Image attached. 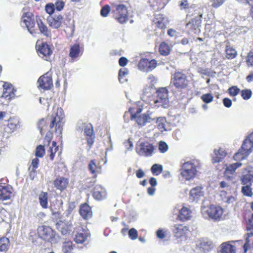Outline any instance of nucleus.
Returning a JSON list of instances; mask_svg holds the SVG:
<instances>
[{"label": "nucleus", "mask_w": 253, "mask_h": 253, "mask_svg": "<svg viewBox=\"0 0 253 253\" xmlns=\"http://www.w3.org/2000/svg\"><path fill=\"white\" fill-rule=\"evenodd\" d=\"M64 118L63 110L58 108L56 112H52L51 115H48L45 118H42L38 123V127L41 134L47 128L49 125V128L55 127V132L61 134L63 129V120Z\"/></svg>", "instance_id": "nucleus-1"}, {"label": "nucleus", "mask_w": 253, "mask_h": 253, "mask_svg": "<svg viewBox=\"0 0 253 253\" xmlns=\"http://www.w3.org/2000/svg\"><path fill=\"white\" fill-rule=\"evenodd\" d=\"M190 83L188 77L182 71H175L171 76L170 84L178 91L188 90Z\"/></svg>", "instance_id": "nucleus-2"}, {"label": "nucleus", "mask_w": 253, "mask_h": 253, "mask_svg": "<svg viewBox=\"0 0 253 253\" xmlns=\"http://www.w3.org/2000/svg\"><path fill=\"white\" fill-rule=\"evenodd\" d=\"M197 173L196 166L191 162L184 163L180 169V174L186 180L194 178Z\"/></svg>", "instance_id": "nucleus-3"}, {"label": "nucleus", "mask_w": 253, "mask_h": 253, "mask_svg": "<svg viewBox=\"0 0 253 253\" xmlns=\"http://www.w3.org/2000/svg\"><path fill=\"white\" fill-rule=\"evenodd\" d=\"M202 16V13H199L197 16L192 18L186 23L185 26L188 34L197 35L200 33Z\"/></svg>", "instance_id": "nucleus-4"}, {"label": "nucleus", "mask_w": 253, "mask_h": 253, "mask_svg": "<svg viewBox=\"0 0 253 253\" xmlns=\"http://www.w3.org/2000/svg\"><path fill=\"white\" fill-rule=\"evenodd\" d=\"M112 10L113 17L120 23L123 24L128 20V11L126 6L123 4H116Z\"/></svg>", "instance_id": "nucleus-5"}, {"label": "nucleus", "mask_w": 253, "mask_h": 253, "mask_svg": "<svg viewBox=\"0 0 253 253\" xmlns=\"http://www.w3.org/2000/svg\"><path fill=\"white\" fill-rule=\"evenodd\" d=\"M21 22L24 23L31 34L34 35L37 33L34 15L32 12H24L21 17Z\"/></svg>", "instance_id": "nucleus-6"}, {"label": "nucleus", "mask_w": 253, "mask_h": 253, "mask_svg": "<svg viewBox=\"0 0 253 253\" xmlns=\"http://www.w3.org/2000/svg\"><path fill=\"white\" fill-rule=\"evenodd\" d=\"M169 22V18L166 16L159 13L154 15L152 20V26L154 27L155 31L160 30L164 34Z\"/></svg>", "instance_id": "nucleus-7"}, {"label": "nucleus", "mask_w": 253, "mask_h": 253, "mask_svg": "<svg viewBox=\"0 0 253 253\" xmlns=\"http://www.w3.org/2000/svg\"><path fill=\"white\" fill-rule=\"evenodd\" d=\"M129 111L130 113V119L131 120L136 119V122L139 126H143L147 123H150L153 120L149 114H143L138 116L142 111V109L140 108L137 109L136 112H133L131 109H129Z\"/></svg>", "instance_id": "nucleus-8"}, {"label": "nucleus", "mask_w": 253, "mask_h": 253, "mask_svg": "<svg viewBox=\"0 0 253 253\" xmlns=\"http://www.w3.org/2000/svg\"><path fill=\"white\" fill-rule=\"evenodd\" d=\"M84 134L86 140L87 145L90 149L93 146L94 141L95 135L94 132L93 127L90 124H83Z\"/></svg>", "instance_id": "nucleus-9"}, {"label": "nucleus", "mask_w": 253, "mask_h": 253, "mask_svg": "<svg viewBox=\"0 0 253 253\" xmlns=\"http://www.w3.org/2000/svg\"><path fill=\"white\" fill-rule=\"evenodd\" d=\"M36 47H37V52L42 58L48 61L51 60V56L53 52L47 42H43L39 45L37 44Z\"/></svg>", "instance_id": "nucleus-10"}, {"label": "nucleus", "mask_w": 253, "mask_h": 253, "mask_svg": "<svg viewBox=\"0 0 253 253\" xmlns=\"http://www.w3.org/2000/svg\"><path fill=\"white\" fill-rule=\"evenodd\" d=\"M157 96L154 100L156 106H164L169 102L168 90L166 87H162L156 91Z\"/></svg>", "instance_id": "nucleus-11"}, {"label": "nucleus", "mask_w": 253, "mask_h": 253, "mask_svg": "<svg viewBox=\"0 0 253 253\" xmlns=\"http://www.w3.org/2000/svg\"><path fill=\"white\" fill-rule=\"evenodd\" d=\"M154 146L148 141L140 143L136 147L137 153L141 156H151L154 152Z\"/></svg>", "instance_id": "nucleus-12"}, {"label": "nucleus", "mask_w": 253, "mask_h": 253, "mask_svg": "<svg viewBox=\"0 0 253 253\" xmlns=\"http://www.w3.org/2000/svg\"><path fill=\"white\" fill-rule=\"evenodd\" d=\"M206 212L210 218L215 221H219L221 219L223 210L220 206L211 205L208 207Z\"/></svg>", "instance_id": "nucleus-13"}, {"label": "nucleus", "mask_w": 253, "mask_h": 253, "mask_svg": "<svg viewBox=\"0 0 253 253\" xmlns=\"http://www.w3.org/2000/svg\"><path fill=\"white\" fill-rule=\"evenodd\" d=\"M84 51V47L78 43L71 45L69 50V56L72 62L76 61L82 56Z\"/></svg>", "instance_id": "nucleus-14"}, {"label": "nucleus", "mask_w": 253, "mask_h": 253, "mask_svg": "<svg viewBox=\"0 0 253 253\" xmlns=\"http://www.w3.org/2000/svg\"><path fill=\"white\" fill-rule=\"evenodd\" d=\"M157 65L155 59L149 60L147 58H142L139 61L137 67L139 70L144 72H149L154 69Z\"/></svg>", "instance_id": "nucleus-15"}, {"label": "nucleus", "mask_w": 253, "mask_h": 253, "mask_svg": "<svg viewBox=\"0 0 253 253\" xmlns=\"http://www.w3.org/2000/svg\"><path fill=\"white\" fill-rule=\"evenodd\" d=\"M40 237L47 242H51L55 238V232L50 227L42 226L39 229Z\"/></svg>", "instance_id": "nucleus-16"}, {"label": "nucleus", "mask_w": 253, "mask_h": 253, "mask_svg": "<svg viewBox=\"0 0 253 253\" xmlns=\"http://www.w3.org/2000/svg\"><path fill=\"white\" fill-rule=\"evenodd\" d=\"M47 22L49 27L52 29H57L61 27L64 23V17L61 14L54 13L47 17Z\"/></svg>", "instance_id": "nucleus-17"}, {"label": "nucleus", "mask_w": 253, "mask_h": 253, "mask_svg": "<svg viewBox=\"0 0 253 253\" xmlns=\"http://www.w3.org/2000/svg\"><path fill=\"white\" fill-rule=\"evenodd\" d=\"M38 88L39 89L49 90L53 86L52 79L48 73L41 76L38 80Z\"/></svg>", "instance_id": "nucleus-18"}, {"label": "nucleus", "mask_w": 253, "mask_h": 253, "mask_svg": "<svg viewBox=\"0 0 253 253\" xmlns=\"http://www.w3.org/2000/svg\"><path fill=\"white\" fill-rule=\"evenodd\" d=\"M240 180L243 185H252L253 183V167L248 166L243 169Z\"/></svg>", "instance_id": "nucleus-19"}, {"label": "nucleus", "mask_w": 253, "mask_h": 253, "mask_svg": "<svg viewBox=\"0 0 253 253\" xmlns=\"http://www.w3.org/2000/svg\"><path fill=\"white\" fill-rule=\"evenodd\" d=\"M242 166V163L237 162L229 165L224 172V176L227 180H232L236 175V170Z\"/></svg>", "instance_id": "nucleus-20"}, {"label": "nucleus", "mask_w": 253, "mask_h": 253, "mask_svg": "<svg viewBox=\"0 0 253 253\" xmlns=\"http://www.w3.org/2000/svg\"><path fill=\"white\" fill-rule=\"evenodd\" d=\"M3 92L1 97L10 101L15 97L16 89L10 83L4 82L3 84Z\"/></svg>", "instance_id": "nucleus-21"}, {"label": "nucleus", "mask_w": 253, "mask_h": 253, "mask_svg": "<svg viewBox=\"0 0 253 253\" xmlns=\"http://www.w3.org/2000/svg\"><path fill=\"white\" fill-rule=\"evenodd\" d=\"M21 126V123L18 118L15 117H10L8 120V124L4 128V131L8 134L11 133Z\"/></svg>", "instance_id": "nucleus-22"}, {"label": "nucleus", "mask_w": 253, "mask_h": 253, "mask_svg": "<svg viewBox=\"0 0 253 253\" xmlns=\"http://www.w3.org/2000/svg\"><path fill=\"white\" fill-rule=\"evenodd\" d=\"M69 183V179L63 176H58L53 182L54 187L61 192L66 190Z\"/></svg>", "instance_id": "nucleus-23"}, {"label": "nucleus", "mask_w": 253, "mask_h": 253, "mask_svg": "<svg viewBox=\"0 0 253 253\" xmlns=\"http://www.w3.org/2000/svg\"><path fill=\"white\" fill-rule=\"evenodd\" d=\"M173 232L175 236L177 238L186 236L190 231L189 227L182 224H175Z\"/></svg>", "instance_id": "nucleus-24"}, {"label": "nucleus", "mask_w": 253, "mask_h": 253, "mask_svg": "<svg viewBox=\"0 0 253 253\" xmlns=\"http://www.w3.org/2000/svg\"><path fill=\"white\" fill-rule=\"evenodd\" d=\"M106 195L105 189L101 185H97L93 188L92 196L95 200L101 201L106 198Z\"/></svg>", "instance_id": "nucleus-25"}, {"label": "nucleus", "mask_w": 253, "mask_h": 253, "mask_svg": "<svg viewBox=\"0 0 253 253\" xmlns=\"http://www.w3.org/2000/svg\"><path fill=\"white\" fill-rule=\"evenodd\" d=\"M79 213L81 216L85 220L90 218L92 216L91 208L85 203L80 205Z\"/></svg>", "instance_id": "nucleus-26"}, {"label": "nucleus", "mask_w": 253, "mask_h": 253, "mask_svg": "<svg viewBox=\"0 0 253 253\" xmlns=\"http://www.w3.org/2000/svg\"><path fill=\"white\" fill-rule=\"evenodd\" d=\"M191 214L192 211L189 208L183 207L179 210L177 217L179 220L184 222L190 219Z\"/></svg>", "instance_id": "nucleus-27"}, {"label": "nucleus", "mask_w": 253, "mask_h": 253, "mask_svg": "<svg viewBox=\"0 0 253 253\" xmlns=\"http://www.w3.org/2000/svg\"><path fill=\"white\" fill-rule=\"evenodd\" d=\"M88 169L94 178L97 177L98 174L101 173V166L97 165L95 160L90 161L88 165Z\"/></svg>", "instance_id": "nucleus-28"}, {"label": "nucleus", "mask_w": 253, "mask_h": 253, "mask_svg": "<svg viewBox=\"0 0 253 253\" xmlns=\"http://www.w3.org/2000/svg\"><path fill=\"white\" fill-rule=\"evenodd\" d=\"M89 236L88 231L82 228V229L75 235L74 241L77 244H82L84 242Z\"/></svg>", "instance_id": "nucleus-29"}, {"label": "nucleus", "mask_w": 253, "mask_h": 253, "mask_svg": "<svg viewBox=\"0 0 253 253\" xmlns=\"http://www.w3.org/2000/svg\"><path fill=\"white\" fill-rule=\"evenodd\" d=\"M37 23L40 33L46 37H50L51 36V31L42 20L39 19L37 20Z\"/></svg>", "instance_id": "nucleus-30"}, {"label": "nucleus", "mask_w": 253, "mask_h": 253, "mask_svg": "<svg viewBox=\"0 0 253 253\" xmlns=\"http://www.w3.org/2000/svg\"><path fill=\"white\" fill-rule=\"evenodd\" d=\"M190 199L192 201L198 200L203 195L202 187L201 186H197L192 188L190 192Z\"/></svg>", "instance_id": "nucleus-31"}, {"label": "nucleus", "mask_w": 253, "mask_h": 253, "mask_svg": "<svg viewBox=\"0 0 253 253\" xmlns=\"http://www.w3.org/2000/svg\"><path fill=\"white\" fill-rule=\"evenodd\" d=\"M240 148L244 151L246 154L249 155L252 152L253 149V141L251 140L248 137L244 140Z\"/></svg>", "instance_id": "nucleus-32"}, {"label": "nucleus", "mask_w": 253, "mask_h": 253, "mask_svg": "<svg viewBox=\"0 0 253 253\" xmlns=\"http://www.w3.org/2000/svg\"><path fill=\"white\" fill-rule=\"evenodd\" d=\"M11 192L7 186H3L0 183V200L2 201L9 199Z\"/></svg>", "instance_id": "nucleus-33"}, {"label": "nucleus", "mask_w": 253, "mask_h": 253, "mask_svg": "<svg viewBox=\"0 0 253 253\" xmlns=\"http://www.w3.org/2000/svg\"><path fill=\"white\" fill-rule=\"evenodd\" d=\"M171 51L169 45L165 42H162L159 46V52L160 55L163 56L169 55Z\"/></svg>", "instance_id": "nucleus-34"}, {"label": "nucleus", "mask_w": 253, "mask_h": 253, "mask_svg": "<svg viewBox=\"0 0 253 253\" xmlns=\"http://www.w3.org/2000/svg\"><path fill=\"white\" fill-rule=\"evenodd\" d=\"M214 153L215 156L212 158V162L213 163L220 162L226 155V153L221 148H219L218 150H215Z\"/></svg>", "instance_id": "nucleus-35"}, {"label": "nucleus", "mask_w": 253, "mask_h": 253, "mask_svg": "<svg viewBox=\"0 0 253 253\" xmlns=\"http://www.w3.org/2000/svg\"><path fill=\"white\" fill-rule=\"evenodd\" d=\"M225 57L228 59H233L237 55V51L230 45H227L225 49Z\"/></svg>", "instance_id": "nucleus-36"}, {"label": "nucleus", "mask_w": 253, "mask_h": 253, "mask_svg": "<svg viewBox=\"0 0 253 253\" xmlns=\"http://www.w3.org/2000/svg\"><path fill=\"white\" fill-rule=\"evenodd\" d=\"M150 6L155 11H159L163 9L166 5V3L162 0H150Z\"/></svg>", "instance_id": "nucleus-37"}, {"label": "nucleus", "mask_w": 253, "mask_h": 253, "mask_svg": "<svg viewBox=\"0 0 253 253\" xmlns=\"http://www.w3.org/2000/svg\"><path fill=\"white\" fill-rule=\"evenodd\" d=\"M48 193L42 191L39 195V203L41 207L43 209H47L48 208Z\"/></svg>", "instance_id": "nucleus-38"}, {"label": "nucleus", "mask_w": 253, "mask_h": 253, "mask_svg": "<svg viewBox=\"0 0 253 253\" xmlns=\"http://www.w3.org/2000/svg\"><path fill=\"white\" fill-rule=\"evenodd\" d=\"M221 253H235L236 247L229 243H223L221 245Z\"/></svg>", "instance_id": "nucleus-39"}, {"label": "nucleus", "mask_w": 253, "mask_h": 253, "mask_svg": "<svg viewBox=\"0 0 253 253\" xmlns=\"http://www.w3.org/2000/svg\"><path fill=\"white\" fill-rule=\"evenodd\" d=\"M247 230L249 232L247 234V237L246 239V242L243 246L244 253H246L250 248V245L249 238L253 235V225H251L250 226L248 227Z\"/></svg>", "instance_id": "nucleus-40"}, {"label": "nucleus", "mask_w": 253, "mask_h": 253, "mask_svg": "<svg viewBox=\"0 0 253 253\" xmlns=\"http://www.w3.org/2000/svg\"><path fill=\"white\" fill-rule=\"evenodd\" d=\"M128 74V70L127 68H121L119 70L118 79L121 83H124L127 81L126 76Z\"/></svg>", "instance_id": "nucleus-41"}, {"label": "nucleus", "mask_w": 253, "mask_h": 253, "mask_svg": "<svg viewBox=\"0 0 253 253\" xmlns=\"http://www.w3.org/2000/svg\"><path fill=\"white\" fill-rule=\"evenodd\" d=\"M10 245L8 238L3 237L0 238V252H6L8 250Z\"/></svg>", "instance_id": "nucleus-42"}, {"label": "nucleus", "mask_w": 253, "mask_h": 253, "mask_svg": "<svg viewBox=\"0 0 253 253\" xmlns=\"http://www.w3.org/2000/svg\"><path fill=\"white\" fill-rule=\"evenodd\" d=\"M59 146L57 145L56 141H53L51 143V146H49V149L47 152L49 154V158L50 160L53 161L55 154L58 150Z\"/></svg>", "instance_id": "nucleus-43"}, {"label": "nucleus", "mask_w": 253, "mask_h": 253, "mask_svg": "<svg viewBox=\"0 0 253 253\" xmlns=\"http://www.w3.org/2000/svg\"><path fill=\"white\" fill-rule=\"evenodd\" d=\"M248 156L244 151L240 148L238 151L234 154L233 159L236 161H241L245 159Z\"/></svg>", "instance_id": "nucleus-44"}, {"label": "nucleus", "mask_w": 253, "mask_h": 253, "mask_svg": "<svg viewBox=\"0 0 253 253\" xmlns=\"http://www.w3.org/2000/svg\"><path fill=\"white\" fill-rule=\"evenodd\" d=\"M151 171L154 175H158L163 171V166L159 164H154L151 167Z\"/></svg>", "instance_id": "nucleus-45"}, {"label": "nucleus", "mask_w": 253, "mask_h": 253, "mask_svg": "<svg viewBox=\"0 0 253 253\" xmlns=\"http://www.w3.org/2000/svg\"><path fill=\"white\" fill-rule=\"evenodd\" d=\"M242 187L241 191L243 194L248 197H252L253 195L252 189L251 188L252 185H245Z\"/></svg>", "instance_id": "nucleus-46"}, {"label": "nucleus", "mask_w": 253, "mask_h": 253, "mask_svg": "<svg viewBox=\"0 0 253 253\" xmlns=\"http://www.w3.org/2000/svg\"><path fill=\"white\" fill-rule=\"evenodd\" d=\"M166 123V119L164 117H159L157 120V127L159 129L161 130L162 131L163 130H166V129L165 128L166 125L165 123Z\"/></svg>", "instance_id": "nucleus-47"}, {"label": "nucleus", "mask_w": 253, "mask_h": 253, "mask_svg": "<svg viewBox=\"0 0 253 253\" xmlns=\"http://www.w3.org/2000/svg\"><path fill=\"white\" fill-rule=\"evenodd\" d=\"M45 145H39L36 149L35 155L37 157L42 158L45 154Z\"/></svg>", "instance_id": "nucleus-48"}, {"label": "nucleus", "mask_w": 253, "mask_h": 253, "mask_svg": "<svg viewBox=\"0 0 253 253\" xmlns=\"http://www.w3.org/2000/svg\"><path fill=\"white\" fill-rule=\"evenodd\" d=\"M55 10V5L53 3H47L45 6V10L49 15V16L54 14Z\"/></svg>", "instance_id": "nucleus-49"}, {"label": "nucleus", "mask_w": 253, "mask_h": 253, "mask_svg": "<svg viewBox=\"0 0 253 253\" xmlns=\"http://www.w3.org/2000/svg\"><path fill=\"white\" fill-rule=\"evenodd\" d=\"M228 93L231 96H236L240 92V89L237 86H232L228 89Z\"/></svg>", "instance_id": "nucleus-50"}, {"label": "nucleus", "mask_w": 253, "mask_h": 253, "mask_svg": "<svg viewBox=\"0 0 253 253\" xmlns=\"http://www.w3.org/2000/svg\"><path fill=\"white\" fill-rule=\"evenodd\" d=\"M252 95V92L250 89H245L241 91V95L244 100H248Z\"/></svg>", "instance_id": "nucleus-51"}, {"label": "nucleus", "mask_w": 253, "mask_h": 253, "mask_svg": "<svg viewBox=\"0 0 253 253\" xmlns=\"http://www.w3.org/2000/svg\"><path fill=\"white\" fill-rule=\"evenodd\" d=\"M73 250V244L71 241L65 242L63 247L64 253H70Z\"/></svg>", "instance_id": "nucleus-52"}, {"label": "nucleus", "mask_w": 253, "mask_h": 253, "mask_svg": "<svg viewBox=\"0 0 253 253\" xmlns=\"http://www.w3.org/2000/svg\"><path fill=\"white\" fill-rule=\"evenodd\" d=\"M201 98L204 102L209 103L212 101L213 97L211 94L208 93L203 94Z\"/></svg>", "instance_id": "nucleus-53"}, {"label": "nucleus", "mask_w": 253, "mask_h": 253, "mask_svg": "<svg viewBox=\"0 0 253 253\" xmlns=\"http://www.w3.org/2000/svg\"><path fill=\"white\" fill-rule=\"evenodd\" d=\"M246 62L248 67H253V52H250L246 56Z\"/></svg>", "instance_id": "nucleus-54"}, {"label": "nucleus", "mask_w": 253, "mask_h": 253, "mask_svg": "<svg viewBox=\"0 0 253 253\" xmlns=\"http://www.w3.org/2000/svg\"><path fill=\"white\" fill-rule=\"evenodd\" d=\"M53 138V133L50 131L47 132L43 140L44 145H49Z\"/></svg>", "instance_id": "nucleus-55"}, {"label": "nucleus", "mask_w": 253, "mask_h": 253, "mask_svg": "<svg viewBox=\"0 0 253 253\" xmlns=\"http://www.w3.org/2000/svg\"><path fill=\"white\" fill-rule=\"evenodd\" d=\"M110 10L111 9L110 6L108 4H106L101 8L100 10V14L102 17H105L107 16Z\"/></svg>", "instance_id": "nucleus-56"}, {"label": "nucleus", "mask_w": 253, "mask_h": 253, "mask_svg": "<svg viewBox=\"0 0 253 253\" xmlns=\"http://www.w3.org/2000/svg\"><path fill=\"white\" fill-rule=\"evenodd\" d=\"M54 4L55 9L58 11H61L65 6V2L62 0H56Z\"/></svg>", "instance_id": "nucleus-57"}, {"label": "nucleus", "mask_w": 253, "mask_h": 253, "mask_svg": "<svg viewBox=\"0 0 253 253\" xmlns=\"http://www.w3.org/2000/svg\"><path fill=\"white\" fill-rule=\"evenodd\" d=\"M159 150L161 153H164L168 150V145L167 144L162 141L159 143Z\"/></svg>", "instance_id": "nucleus-58"}, {"label": "nucleus", "mask_w": 253, "mask_h": 253, "mask_svg": "<svg viewBox=\"0 0 253 253\" xmlns=\"http://www.w3.org/2000/svg\"><path fill=\"white\" fill-rule=\"evenodd\" d=\"M129 238L131 240H135L138 237V232L134 228H131L128 231Z\"/></svg>", "instance_id": "nucleus-59"}, {"label": "nucleus", "mask_w": 253, "mask_h": 253, "mask_svg": "<svg viewBox=\"0 0 253 253\" xmlns=\"http://www.w3.org/2000/svg\"><path fill=\"white\" fill-rule=\"evenodd\" d=\"M39 164V160L38 158L33 159L32 161L31 165L29 168V170L31 169H37L38 168Z\"/></svg>", "instance_id": "nucleus-60"}, {"label": "nucleus", "mask_w": 253, "mask_h": 253, "mask_svg": "<svg viewBox=\"0 0 253 253\" xmlns=\"http://www.w3.org/2000/svg\"><path fill=\"white\" fill-rule=\"evenodd\" d=\"M225 0H212L211 6L214 8H218L221 6L224 2Z\"/></svg>", "instance_id": "nucleus-61"}, {"label": "nucleus", "mask_w": 253, "mask_h": 253, "mask_svg": "<svg viewBox=\"0 0 253 253\" xmlns=\"http://www.w3.org/2000/svg\"><path fill=\"white\" fill-rule=\"evenodd\" d=\"M128 62V60L126 57H121L119 60V64L121 67H125Z\"/></svg>", "instance_id": "nucleus-62"}, {"label": "nucleus", "mask_w": 253, "mask_h": 253, "mask_svg": "<svg viewBox=\"0 0 253 253\" xmlns=\"http://www.w3.org/2000/svg\"><path fill=\"white\" fill-rule=\"evenodd\" d=\"M223 103L225 107L229 108L232 105V101L228 98H224L223 99Z\"/></svg>", "instance_id": "nucleus-63"}, {"label": "nucleus", "mask_w": 253, "mask_h": 253, "mask_svg": "<svg viewBox=\"0 0 253 253\" xmlns=\"http://www.w3.org/2000/svg\"><path fill=\"white\" fill-rule=\"evenodd\" d=\"M180 9H186L189 7V4L187 0H182L179 4Z\"/></svg>", "instance_id": "nucleus-64"}]
</instances>
